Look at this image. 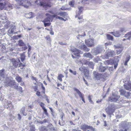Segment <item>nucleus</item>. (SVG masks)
Returning <instances> with one entry per match:
<instances>
[{
  "instance_id": "c03bdc74",
  "label": "nucleus",
  "mask_w": 131,
  "mask_h": 131,
  "mask_svg": "<svg viewBox=\"0 0 131 131\" xmlns=\"http://www.w3.org/2000/svg\"><path fill=\"white\" fill-rule=\"evenodd\" d=\"M122 50V48L120 49L117 50H116V53L117 55L120 54Z\"/></svg>"
},
{
  "instance_id": "f3484780",
  "label": "nucleus",
  "mask_w": 131,
  "mask_h": 131,
  "mask_svg": "<svg viewBox=\"0 0 131 131\" xmlns=\"http://www.w3.org/2000/svg\"><path fill=\"white\" fill-rule=\"evenodd\" d=\"M105 58L107 59L109 57H113L115 55V52L114 51L109 50L108 51Z\"/></svg>"
},
{
  "instance_id": "6e6552de",
  "label": "nucleus",
  "mask_w": 131,
  "mask_h": 131,
  "mask_svg": "<svg viewBox=\"0 0 131 131\" xmlns=\"http://www.w3.org/2000/svg\"><path fill=\"white\" fill-rule=\"evenodd\" d=\"M79 70L84 73V75L86 77L88 78L89 77V71L85 67H80L79 68Z\"/></svg>"
},
{
  "instance_id": "dca6fc26",
  "label": "nucleus",
  "mask_w": 131,
  "mask_h": 131,
  "mask_svg": "<svg viewBox=\"0 0 131 131\" xmlns=\"http://www.w3.org/2000/svg\"><path fill=\"white\" fill-rule=\"evenodd\" d=\"M74 91L78 94L79 96L81 98L82 101L84 102H85L83 98V95L82 93L78 89L76 88H74L73 89Z\"/></svg>"
},
{
  "instance_id": "ea45409f",
  "label": "nucleus",
  "mask_w": 131,
  "mask_h": 131,
  "mask_svg": "<svg viewBox=\"0 0 131 131\" xmlns=\"http://www.w3.org/2000/svg\"><path fill=\"white\" fill-rule=\"evenodd\" d=\"M107 39L109 40H112L113 39V37L110 35L108 34L107 35Z\"/></svg>"
},
{
  "instance_id": "774afa93",
  "label": "nucleus",
  "mask_w": 131,
  "mask_h": 131,
  "mask_svg": "<svg viewBox=\"0 0 131 131\" xmlns=\"http://www.w3.org/2000/svg\"><path fill=\"white\" fill-rule=\"evenodd\" d=\"M34 89L35 91L37 90V87L36 86H34Z\"/></svg>"
},
{
  "instance_id": "6e6d98bb",
  "label": "nucleus",
  "mask_w": 131,
  "mask_h": 131,
  "mask_svg": "<svg viewBox=\"0 0 131 131\" xmlns=\"http://www.w3.org/2000/svg\"><path fill=\"white\" fill-rule=\"evenodd\" d=\"M41 88L42 89V90H43L44 93L45 91V88L44 87V86L43 84L42 83L41 84Z\"/></svg>"
},
{
  "instance_id": "393cba45",
  "label": "nucleus",
  "mask_w": 131,
  "mask_h": 131,
  "mask_svg": "<svg viewBox=\"0 0 131 131\" xmlns=\"http://www.w3.org/2000/svg\"><path fill=\"white\" fill-rule=\"evenodd\" d=\"M79 9V12L76 13V15L75 16L76 17L78 16V15H80L81 13L82 12L83 10V7H78Z\"/></svg>"
},
{
  "instance_id": "f704fd0d",
  "label": "nucleus",
  "mask_w": 131,
  "mask_h": 131,
  "mask_svg": "<svg viewBox=\"0 0 131 131\" xmlns=\"http://www.w3.org/2000/svg\"><path fill=\"white\" fill-rule=\"evenodd\" d=\"M15 79L18 82H20L22 81V78L20 76H16V77Z\"/></svg>"
},
{
  "instance_id": "9d476101",
  "label": "nucleus",
  "mask_w": 131,
  "mask_h": 131,
  "mask_svg": "<svg viewBox=\"0 0 131 131\" xmlns=\"http://www.w3.org/2000/svg\"><path fill=\"white\" fill-rule=\"evenodd\" d=\"M120 94L125 97H126L128 98L129 96L131 94L128 92H127L125 90L123 89L120 90H119Z\"/></svg>"
},
{
  "instance_id": "f257e3e1",
  "label": "nucleus",
  "mask_w": 131,
  "mask_h": 131,
  "mask_svg": "<svg viewBox=\"0 0 131 131\" xmlns=\"http://www.w3.org/2000/svg\"><path fill=\"white\" fill-rule=\"evenodd\" d=\"M16 1L18 4L23 6L26 8H27L30 4V2L27 0H16Z\"/></svg>"
},
{
  "instance_id": "cd10ccee",
  "label": "nucleus",
  "mask_w": 131,
  "mask_h": 131,
  "mask_svg": "<svg viewBox=\"0 0 131 131\" xmlns=\"http://www.w3.org/2000/svg\"><path fill=\"white\" fill-rule=\"evenodd\" d=\"M25 107H23L21 109L20 112L24 116H26L27 115V114L25 112Z\"/></svg>"
},
{
  "instance_id": "a18cd8bd",
  "label": "nucleus",
  "mask_w": 131,
  "mask_h": 131,
  "mask_svg": "<svg viewBox=\"0 0 131 131\" xmlns=\"http://www.w3.org/2000/svg\"><path fill=\"white\" fill-rule=\"evenodd\" d=\"M43 110V112L45 113V114L48 116V113L47 112V109L45 108H43L42 109Z\"/></svg>"
},
{
  "instance_id": "473e14b6",
  "label": "nucleus",
  "mask_w": 131,
  "mask_h": 131,
  "mask_svg": "<svg viewBox=\"0 0 131 131\" xmlns=\"http://www.w3.org/2000/svg\"><path fill=\"white\" fill-rule=\"evenodd\" d=\"M54 17H56L57 19H58L61 20H64L65 21L67 20V19H64L62 17L60 16H58L57 15H54Z\"/></svg>"
},
{
  "instance_id": "49530a36",
  "label": "nucleus",
  "mask_w": 131,
  "mask_h": 131,
  "mask_svg": "<svg viewBox=\"0 0 131 131\" xmlns=\"http://www.w3.org/2000/svg\"><path fill=\"white\" fill-rule=\"evenodd\" d=\"M74 1H71L69 3V5L71 7H73V6L74 5Z\"/></svg>"
},
{
  "instance_id": "4d7b16f0",
  "label": "nucleus",
  "mask_w": 131,
  "mask_h": 131,
  "mask_svg": "<svg viewBox=\"0 0 131 131\" xmlns=\"http://www.w3.org/2000/svg\"><path fill=\"white\" fill-rule=\"evenodd\" d=\"M120 33H121L122 32L125 31V29L124 28H123L121 29L119 31Z\"/></svg>"
},
{
  "instance_id": "13d9d810",
  "label": "nucleus",
  "mask_w": 131,
  "mask_h": 131,
  "mask_svg": "<svg viewBox=\"0 0 131 131\" xmlns=\"http://www.w3.org/2000/svg\"><path fill=\"white\" fill-rule=\"evenodd\" d=\"M40 105L42 109L45 108L44 106V104L43 103L41 102L40 103Z\"/></svg>"
},
{
  "instance_id": "6ab92c4d",
  "label": "nucleus",
  "mask_w": 131,
  "mask_h": 131,
  "mask_svg": "<svg viewBox=\"0 0 131 131\" xmlns=\"http://www.w3.org/2000/svg\"><path fill=\"white\" fill-rule=\"evenodd\" d=\"M83 56L84 57L92 59L93 58V56L89 53H85L83 54Z\"/></svg>"
},
{
  "instance_id": "bf43d9fd",
  "label": "nucleus",
  "mask_w": 131,
  "mask_h": 131,
  "mask_svg": "<svg viewBox=\"0 0 131 131\" xmlns=\"http://www.w3.org/2000/svg\"><path fill=\"white\" fill-rule=\"evenodd\" d=\"M28 55H29V52H30L31 51V47L29 45H28Z\"/></svg>"
},
{
  "instance_id": "ddd939ff",
  "label": "nucleus",
  "mask_w": 131,
  "mask_h": 131,
  "mask_svg": "<svg viewBox=\"0 0 131 131\" xmlns=\"http://www.w3.org/2000/svg\"><path fill=\"white\" fill-rule=\"evenodd\" d=\"M85 43L86 45L88 47H91L94 46L93 39H89L87 40H86Z\"/></svg>"
},
{
  "instance_id": "3c124183",
  "label": "nucleus",
  "mask_w": 131,
  "mask_h": 131,
  "mask_svg": "<svg viewBox=\"0 0 131 131\" xmlns=\"http://www.w3.org/2000/svg\"><path fill=\"white\" fill-rule=\"evenodd\" d=\"M31 15V16L30 17H27V18H29V19H31V18H32L33 17V15H32V12H30L27 15Z\"/></svg>"
},
{
  "instance_id": "e2e57ef3",
  "label": "nucleus",
  "mask_w": 131,
  "mask_h": 131,
  "mask_svg": "<svg viewBox=\"0 0 131 131\" xmlns=\"http://www.w3.org/2000/svg\"><path fill=\"white\" fill-rule=\"evenodd\" d=\"M27 48V47L26 46H25L22 48V50L24 51Z\"/></svg>"
},
{
  "instance_id": "58836bf2",
  "label": "nucleus",
  "mask_w": 131,
  "mask_h": 131,
  "mask_svg": "<svg viewBox=\"0 0 131 131\" xmlns=\"http://www.w3.org/2000/svg\"><path fill=\"white\" fill-rule=\"evenodd\" d=\"M64 77V76L61 74H59L58 77V79L60 81H62V78Z\"/></svg>"
},
{
  "instance_id": "c9c22d12",
  "label": "nucleus",
  "mask_w": 131,
  "mask_h": 131,
  "mask_svg": "<svg viewBox=\"0 0 131 131\" xmlns=\"http://www.w3.org/2000/svg\"><path fill=\"white\" fill-rule=\"evenodd\" d=\"M20 59L22 62H23L25 58V56L24 54H20Z\"/></svg>"
},
{
  "instance_id": "de8ad7c7",
  "label": "nucleus",
  "mask_w": 131,
  "mask_h": 131,
  "mask_svg": "<svg viewBox=\"0 0 131 131\" xmlns=\"http://www.w3.org/2000/svg\"><path fill=\"white\" fill-rule=\"evenodd\" d=\"M19 91L22 92L23 91L22 88L20 86H18V88L17 89H16Z\"/></svg>"
},
{
  "instance_id": "412c9836",
  "label": "nucleus",
  "mask_w": 131,
  "mask_h": 131,
  "mask_svg": "<svg viewBox=\"0 0 131 131\" xmlns=\"http://www.w3.org/2000/svg\"><path fill=\"white\" fill-rule=\"evenodd\" d=\"M98 51L99 52V53H100L104 51V47L102 45H99L97 48Z\"/></svg>"
},
{
  "instance_id": "a878e982",
  "label": "nucleus",
  "mask_w": 131,
  "mask_h": 131,
  "mask_svg": "<svg viewBox=\"0 0 131 131\" xmlns=\"http://www.w3.org/2000/svg\"><path fill=\"white\" fill-rule=\"evenodd\" d=\"M106 69V68L105 67L102 66H99V71L100 72H104Z\"/></svg>"
},
{
  "instance_id": "a19ab883",
  "label": "nucleus",
  "mask_w": 131,
  "mask_h": 131,
  "mask_svg": "<svg viewBox=\"0 0 131 131\" xmlns=\"http://www.w3.org/2000/svg\"><path fill=\"white\" fill-rule=\"evenodd\" d=\"M45 38L49 42H50L51 41V39L49 35H47L45 37Z\"/></svg>"
},
{
  "instance_id": "864d4df0",
  "label": "nucleus",
  "mask_w": 131,
  "mask_h": 131,
  "mask_svg": "<svg viewBox=\"0 0 131 131\" xmlns=\"http://www.w3.org/2000/svg\"><path fill=\"white\" fill-rule=\"evenodd\" d=\"M60 9L62 10H67L68 8H66L65 6H63Z\"/></svg>"
},
{
  "instance_id": "5fc2aeb1",
  "label": "nucleus",
  "mask_w": 131,
  "mask_h": 131,
  "mask_svg": "<svg viewBox=\"0 0 131 131\" xmlns=\"http://www.w3.org/2000/svg\"><path fill=\"white\" fill-rule=\"evenodd\" d=\"M35 128L34 126L32 125V127H31L30 128V131H35Z\"/></svg>"
},
{
  "instance_id": "338daca9",
  "label": "nucleus",
  "mask_w": 131,
  "mask_h": 131,
  "mask_svg": "<svg viewBox=\"0 0 131 131\" xmlns=\"http://www.w3.org/2000/svg\"><path fill=\"white\" fill-rule=\"evenodd\" d=\"M36 94L38 96H39L40 95V92L38 91H37L36 93Z\"/></svg>"
},
{
  "instance_id": "1a4fd4ad",
  "label": "nucleus",
  "mask_w": 131,
  "mask_h": 131,
  "mask_svg": "<svg viewBox=\"0 0 131 131\" xmlns=\"http://www.w3.org/2000/svg\"><path fill=\"white\" fill-rule=\"evenodd\" d=\"M120 97L119 95L113 94L112 96L109 97L108 100L109 101L111 102H116L118 100Z\"/></svg>"
},
{
  "instance_id": "423d86ee",
  "label": "nucleus",
  "mask_w": 131,
  "mask_h": 131,
  "mask_svg": "<svg viewBox=\"0 0 131 131\" xmlns=\"http://www.w3.org/2000/svg\"><path fill=\"white\" fill-rule=\"evenodd\" d=\"M15 81L14 80H11L10 79H6L4 82L5 86L8 87L9 86L12 88L14 83H15Z\"/></svg>"
},
{
  "instance_id": "72a5a7b5",
  "label": "nucleus",
  "mask_w": 131,
  "mask_h": 131,
  "mask_svg": "<svg viewBox=\"0 0 131 131\" xmlns=\"http://www.w3.org/2000/svg\"><path fill=\"white\" fill-rule=\"evenodd\" d=\"M83 33L81 34H79L77 36V38L78 39H79L81 38L82 37H83L86 36L85 32H83Z\"/></svg>"
},
{
  "instance_id": "20e7f679",
  "label": "nucleus",
  "mask_w": 131,
  "mask_h": 131,
  "mask_svg": "<svg viewBox=\"0 0 131 131\" xmlns=\"http://www.w3.org/2000/svg\"><path fill=\"white\" fill-rule=\"evenodd\" d=\"M125 125L122 126L121 129L119 128V131H127L131 127V123L130 122H126L123 124Z\"/></svg>"
},
{
  "instance_id": "8fccbe9b",
  "label": "nucleus",
  "mask_w": 131,
  "mask_h": 131,
  "mask_svg": "<svg viewBox=\"0 0 131 131\" xmlns=\"http://www.w3.org/2000/svg\"><path fill=\"white\" fill-rule=\"evenodd\" d=\"M69 71L70 72L74 75H75L76 74V73L75 71H73L70 69L69 70Z\"/></svg>"
},
{
  "instance_id": "37998d69",
  "label": "nucleus",
  "mask_w": 131,
  "mask_h": 131,
  "mask_svg": "<svg viewBox=\"0 0 131 131\" xmlns=\"http://www.w3.org/2000/svg\"><path fill=\"white\" fill-rule=\"evenodd\" d=\"M18 84H17L15 82V83H14L13 87L12 88H13L15 89H17L18 88Z\"/></svg>"
},
{
  "instance_id": "c756f323",
  "label": "nucleus",
  "mask_w": 131,
  "mask_h": 131,
  "mask_svg": "<svg viewBox=\"0 0 131 131\" xmlns=\"http://www.w3.org/2000/svg\"><path fill=\"white\" fill-rule=\"evenodd\" d=\"M81 47L83 49V50H84L85 51L88 52L90 50V49L88 48L84 45L82 46Z\"/></svg>"
},
{
  "instance_id": "a211bd4d",
  "label": "nucleus",
  "mask_w": 131,
  "mask_h": 131,
  "mask_svg": "<svg viewBox=\"0 0 131 131\" xmlns=\"http://www.w3.org/2000/svg\"><path fill=\"white\" fill-rule=\"evenodd\" d=\"M15 29L16 26L14 24L11 25V28L8 31V33L10 34H13Z\"/></svg>"
},
{
  "instance_id": "69168bd1",
  "label": "nucleus",
  "mask_w": 131,
  "mask_h": 131,
  "mask_svg": "<svg viewBox=\"0 0 131 131\" xmlns=\"http://www.w3.org/2000/svg\"><path fill=\"white\" fill-rule=\"evenodd\" d=\"M18 116V118L19 120H20L21 119V117L20 115V114H18L17 115Z\"/></svg>"
},
{
  "instance_id": "603ef678",
  "label": "nucleus",
  "mask_w": 131,
  "mask_h": 131,
  "mask_svg": "<svg viewBox=\"0 0 131 131\" xmlns=\"http://www.w3.org/2000/svg\"><path fill=\"white\" fill-rule=\"evenodd\" d=\"M99 58L96 57L93 59V61L95 62H98L99 60Z\"/></svg>"
},
{
  "instance_id": "79ce46f5",
  "label": "nucleus",
  "mask_w": 131,
  "mask_h": 131,
  "mask_svg": "<svg viewBox=\"0 0 131 131\" xmlns=\"http://www.w3.org/2000/svg\"><path fill=\"white\" fill-rule=\"evenodd\" d=\"M18 84H17L15 82V83H14L13 87L12 88H13L15 89H17L18 88Z\"/></svg>"
},
{
  "instance_id": "0e129e2a",
  "label": "nucleus",
  "mask_w": 131,
  "mask_h": 131,
  "mask_svg": "<svg viewBox=\"0 0 131 131\" xmlns=\"http://www.w3.org/2000/svg\"><path fill=\"white\" fill-rule=\"evenodd\" d=\"M13 38L15 40H17L18 39V38L17 35L14 36H13Z\"/></svg>"
},
{
  "instance_id": "052dcab7",
  "label": "nucleus",
  "mask_w": 131,
  "mask_h": 131,
  "mask_svg": "<svg viewBox=\"0 0 131 131\" xmlns=\"http://www.w3.org/2000/svg\"><path fill=\"white\" fill-rule=\"evenodd\" d=\"M48 121V120L46 119H45L43 120V121L42 122V123H41V124H42L43 123H45L47 122Z\"/></svg>"
},
{
  "instance_id": "e433bc0d",
  "label": "nucleus",
  "mask_w": 131,
  "mask_h": 131,
  "mask_svg": "<svg viewBox=\"0 0 131 131\" xmlns=\"http://www.w3.org/2000/svg\"><path fill=\"white\" fill-rule=\"evenodd\" d=\"M49 126L50 127V129L51 131H56V129L53 127L52 124L49 125Z\"/></svg>"
},
{
  "instance_id": "09e8293b",
  "label": "nucleus",
  "mask_w": 131,
  "mask_h": 131,
  "mask_svg": "<svg viewBox=\"0 0 131 131\" xmlns=\"http://www.w3.org/2000/svg\"><path fill=\"white\" fill-rule=\"evenodd\" d=\"M44 23V26L45 27L47 26H49L51 24V23H47L46 22H43Z\"/></svg>"
},
{
  "instance_id": "2f4dec72",
  "label": "nucleus",
  "mask_w": 131,
  "mask_h": 131,
  "mask_svg": "<svg viewBox=\"0 0 131 131\" xmlns=\"http://www.w3.org/2000/svg\"><path fill=\"white\" fill-rule=\"evenodd\" d=\"M5 70L4 69H3L2 70H0V75L3 77H4Z\"/></svg>"
},
{
  "instance_id": "aec40b11",
  "label": "nucleus",
  "mask_w": 131,
  "mask_h": 131,
  "mask_svg": "<svg viewBox=\"0 0 131 131\" xmlns=\"http://www.w3.org/2000/svg\"><path fill=\"white\" fill-rule=\"evenodd\" d=\"M120 32L119 31H117L115 32H111L110 33L116 37H119L121 36Z\"/></svg>"
},
{
  "instance_id": "f03ea898",
  "label": "nucleus",
  "mask_w": 131,
  "mask_h": 131,
  "mask_svg": "<svg viewBox=\"0 0 131 131\" xmlns=\"http://www.w3.org/2000/svg\"><path fill=\"white\" fill-rule=\"evenodd\" d=\"M71 51L74 53L72 55V57L73 59H79L80 57L79 54H82L81 50L76 48L72 49Z\"/></svg>"
},
{
  "instance_id": "bb28decb",
  "label": "nucleus",
  "mask_w": 131,
  "mask_h": 131,
  "mask_svg": "<svg viewBox=\"0 0 131 131\" xmlns=\"http://www.w3.org/2000/svg\"><path fill=\"white\" fill-rule=\"evenodd\" d=\"M124 37L127 38L126 39L127 40L130 39L131 38V31L127 33L124 36Z\"/></svg>"
},
{
  "instance_id": "b1692460",
  "label": "nucleus",
  "mask_w": 131,
  "mask_h": 131,
  "mask_svg": "<svg viewBox=\"0 0 131 131\" xmlns=\"http://www.w3.org/2000/svg\"><path fill=\"white\" fill-rule=\"evenodd\" d=\"M58 15L64 17H65L67 16L68 14L66 12H60L58 13Z\"/></svg>"
},
{
  "instance_id": "0eeeda50",
  "label": "nucleus",
  "mask_w": 131,
  "mask_h": 131,
  "mask_svg": "<svg viewBox=\"0 0 131 131\" xmlns=\"http://www.w3.org/2000/svg\"><path fill=\"white\" fill-rule=\"evenodd\" d=\"M93 79L97 80H100L103 78V75L96 71L93 72Z\"/></svg>"
},
{
  "instance_id": "7ed1b4c3",
  "label": "nucleus",
  "mask_w": 131,
  "mask_h": 131,
  "mask_svg": "<svg viewBox=\"0 0 131 131\" xmlns=\"http://www.w3.org/2000/svg\"><path fill=\"white\" fill-rule=\"evenodd\" d=\"M115 109V105L113 104H111L109 105L106 108L105 110L108 114L111 115L113 114Z\"/></svg>"
},
{
  "instance_id": "f8f14e48",
  "label": "nucleus",
  "mask_w": 131,
  "mask_h": 131,
  "mask_svg": "<svg viewBox=\"0 0 131 131\" xmlns=\"http://www.w3.org/2000/svg\"><path fill=\"white\" fill-rule=\"evenodd\" d=\"M11 62L12 63L13 66L16 68L18 66L19 63L20 62V61L19 59H12L11 60Z\"/></svg>"
},
{
  "instance_id": "680f3d73",
  "label": "nucleus",
  "mask_w": 131,
  "mask_h": 131,
  "mask_svg": "<svg viewBox=\"0 0 131 131\" xmlns=\"http://www.w3.org/2000/svg\"><path fill=\"white\" fill-rule=\"evenodd\" d=\"M130 58V57L129 56L127 57L126 60L125 61H127V62H128Z\"/></svg>"
},
{
  "instance_id": "4c0bfd02",
  "label": "nucleus",
  "mask_w": 131,
  "mask_h": 131,
  "mask_svg": "<svg viewBox=\"0 0 131 131\" xmlns=\"http://www.w3.org/2000/svg\"><path fill=\"white\" fill-rule=\"evenodd\" d=\"M41 5L45 7H50L51 5L49 3H42L41 4Z\"/></svg>"
},
{
  "instance_id": "4be33fe9",
  "label": "nucleus",
  "mask_w": 131,
  "mask_h": 131,
  "mask_svg": "<svg viewBox=\"0 0 131 131\" xmlns=\"http://www.w3.org/2000/svg\"><path fill=\"white\" fill-rule=\"evenodd\" d=\"M120 56H115L114 57L115 60H115V61H116L117 62V63L116 64H115L114 66V68L115 69H116V68L118 65L117 63L119 61V59H118L120 58Z\"/></svg>"
},
{
  "instance_id": "39448f33",
  "label": "nucleus",
  "mask_w": 131,
  "mask_h": 131,
  "mask_svg": "<svg viewBox=\"0 0 131 131\" xmlns=\"http://www.w3.org/2000/svg\"><path fill=\"white\" fill-rule=\"evenodd\" d=\"M79 62L81 63L82 64H88L91 68L93 69L94 65V63L92 62L88 61L86 60L83 59L81 61H79Z\"/></svg>"
},
{
  "instance_id": "c85d7f7f",
  "label": "nucleus",
  "mask_w": 131,
  "mask_h": 131,
  "mask_svg": "<svg viewBox=\"0 0 131 131\" xmlns=\"http://www.w3.org/2000/svg\"><path fill=\"white\" fill-rule=\"evenodd\" d=\"M91 53L94 55H96L100 53L97 48L95 50H92L91 51Z\"/></svg>"
},
{
  "instance_id": "2eb2a0df",
  "label": "nucleus",
  "mask_w": 131,
  "mask_h": 131,
  "mask_svg": "<svg viewBox=\"0 0 131 131\" xmlns=\"http://www.w3.org/2000/svg\"><path fill=\"white\" fill-rule=\"evenodd\" d=\"M46 15L47 17L43 21V22H49L53 17H54V15H51L48 13L46 14Z\"/></svg>"
},
{
  "instance_id": "4468645a",
  "label": "nucleus",
  "mask_w": 131,
  "mask_h": 131,
  "mask_svg": "<svg viewBox=\"0 0 131 131\" xmlns=\"http://www.w3.org/2000/svg\"><path fill=\"white\" fill-rule=\"evenodd\" d=\"M81 128L83 131H86L87 129H89L93 131H95V129L91 126H88L85 125H83L81 126Z\"/></svg>"
},
{
  "instance_id": "5701e85b",
  "label": "nucleus",
  "mask_w": 131,
  "mask_h": 131,
  "mask_svg": "<svg viewBox=\"0 0 131 131\" xmlns=\"http://www.w3.org/2000/svg\"><path fill=\"white\" fill-rule=\"evenodd\" d=\"M127 84L129 88H127V86L126 85H124V88L127 90H129V91H131V82H129Z\"/></svg>"
},
{
  "instance_id": "9b49d317",
  "label": "nucleus",
  "mask_w": 131,
  "mask_h": 131,
  "mask_svg": "<svg viewBox=\"0 0 131 131\" xmlns=\"http://www.w3.org/2000/svg\"><path fill=\"white\" fill-rule=\"evenodd\" d=\"M0 100L1 101L3 102H5L7 103V105L8 107L10 109H12L14 107V106L12 104V103L11 101H8L6 99H4L2 98V97H0Z\"/></svg>"
},
{
  "instance_id": "7c9ffc66",
  "label": "nucleus",
  "mask_w": 131,
  "mask_h": 131,
  "mask_svg": "<svg viewBox=\"0 0 131 131\" xmlns=\"http://www.w3.org/2000/svg\"><path fill=\"white\" fill-rule=\"evenodd\" d=\"M18 45L19 46H22L26 45L23 42L22 40H19L18 41Z\"/></svg>"
}]
</instances>
